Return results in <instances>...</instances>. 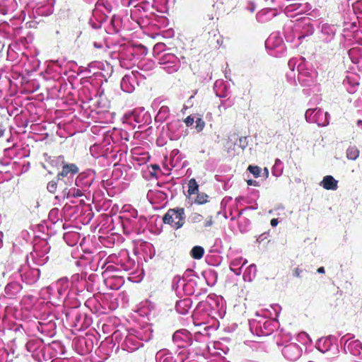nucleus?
Here are the masks:
<instances>
[{
	"label": "nucleus",
	"mask_w": 362,
	"mask_h": 362,
	"mask_svg": "<svg viewBox=\"0 0 362 362\" xmlns=\"http://www.w3.org/2000/svg\"><path fill=\"white\" fill-rule=\"evenodd\" d=\"M164 223L170 225L173 228H181L185 223L184 209H171L163 217Z\"/></svg>",
	"instance_id": "obj_1"
},
{
	"label": "nucleus",
	"mask_w": 362,
	"mask_h": 362,
	"mask_svg": "<svg viewBox=\"0 0 362 362\" xmlns=\"http://www.w3.org/2000/svg\"><path fill=\"white\" fill-rule=\"evenodd\" d=\"M18 272L22 280L28 284L36 282L40 277V270L38 269L29 268L28 266L20 268Z\"/></svg>",
	"instance_id": "obj_2"
},
{
	"label": "nucleus",
	"mask_w": 362,
	"mask_h": 362,
	"mask_svg": "<svg viewBox=\"0 0 362 362\" xmlns=\"http://www.w3.org/2000/svg\"><path fill=\"white\" fill-rule=\"evenodd\" d=\"M56 289L59 298L67 297L71 290L69 279L66 277L59 279L54 284L47 287L49 291Z\"/></svg>",
	"instance_id": "obj_3"
},
{
	"label": "nucleus",
	"mask_w": 362,
	"mask_h": 362,
	"mask_svg": "<svg viewBox=\"0 0 362 362\" xmlns=\"http://www.w3.org/2000/svg\"><path fill=\"white\" fill-rule=\"evenodd\" d=\"M127 119L129 121H134L136 124L141 125L148 122L150 120L149 115L144 108H137L134 110L131 113L127 114Z\"/></svg>",
	"instance_id": "obj_4"
},
{
	"label": "nucleus",
	"mask_w": 362,
	"mask_h": 362,
	"mask_svg": "<svg viewBox=\"0 0 362 362\" xmlns=\"http://www.w3.org/2000/svg\"><path fill=\"white\" fill-rule=\"evenodd\" d=\"M78 168L74 163H64L62 165L61 172L58 174V180H62L64 177L72 179L73 177L78 173Z\"/></svg>",
	"instance_id": "obj_5"
},
{
	"label": "nucleus",
	"mask_w": 362,
	"mask_h": 362,
	"mask_svg": "<svg viewBox=\"0 0 362 362\" xmlns=\"http://www.w3.org/2000/svg\"><path fill=\"white\" fill-rule=\"evenodd\" d=\"M135 76L134 74L125 75L120 83L121 88L126 93H132L135 88Z\"/></svg>",
	"instance_id": "obj_6"
},
{
	"label": "nucleus",
	"mask_w": 362,
	"mask_h": 362,
	"mask_svg": "<svg viewBox=\"0 0 362 362\" xmlns=\"http://www.w3.org/2000/svg\"><path fill=\"white\" fill-rule=\"evenodd\" d=\"M93 179L89 177L86 173L79 174L75 180L76 186L82 189L83 191H86V189L91 185Z\"/></svg>",
	"instance_id": "obj_7"
},
{
	"label": "nucleus",
	"mask_w": 362,
	"mask_h": 362,
	"mask_svg": "<svg viewBox=\"0 0 362 362\" xmlns=\"http://www.w3.org/2000/svg\"><path fill=\"white\" fill-rule=\"evenodd\" d=\"M48 250H49V247L47 246L46 243H45V248L44 249L43 252H39L37 250V247H35L34 252L31 253V255L33 256L36 264L43 265L47 262L48 256H47L46 254H47Z\"/></svg>",
	"instance_id": "obj_8"
},
{
	"label": "nucleus",
	"mask_w": 362,
	"mask_h": 362,
	"mask_svg": "<svg viewBox=\"0 0 362 362\" xmlns=\"http://www.w3.org/2000/svg\"><path fill=\"white\" fill-rule=\"evenodd\" d=\"M123 349L129 352L134 351L141 346V342L137 341L134 336H127L122 344Z\"/></svg>",
	"instance_id": "obj_9"
},
{
	"label": "nucleus",
	"mask_w": 362,
	"mask_h": 362,
	"mask_svg": "<svg viewBox=\"0 0 362 362\" xmlns=\"http://www.w3.org/2000/svg\"><path fill=\"white\" fill-rule=\"evenodd\" d=\"M337 180H336L332 175H326L324 177L321 185L325 189L336 190L338 187Z\"/></svg>",
	"instance_id": "obj_10"
},
{
	"label": "nucleus",
	"mask_w": 362,
	"mask_h": 362,
	"mask_svg": "<svg viewBox=\"0 0 362 362\" xmlns=\"http://www.w3.org/2000/svg\"><path fill=\"white\" fill-rule=\"evenodd\" d=\"M158 165L157 164L148 166L147 168L143 171V176L146 180H157V172Z\"/></svg>",
	"instance_id": "obj_11"
},
{
	"label": "nucleus",
	"mask_w": 362,
	"mask_h": 362,
	"mask_svg": "<svg viewBox=\"0 0 362 362\" xmlns=\"http://www.w3.org/2000/svg\"><path fill=\"white\" fill-rule=\"evenodd\" d=\"M84 281V278L81 274H75L71 278V289L73 291H79L82 286L81 284Z\"/></svg>",
	"instance_id": "obj_12"
},
{
	"label": "nucleus",
	"mask_w": 362,
	"mask_h": 362,
	"mask_svg": "<svg viewBox=\"0 0 362 362\" xmlns=\"http://www.w3.org/2000/svg\"><path fill=\"white\" fill-rule=\"evenodd\" d=\"M347 349L351 354L358 356L361 354L362 345L358 341H353L349 343Z\"/></svg>",
	"instance_id": "obj_13"
},
{
	"label": "nucleus",
	"mask_w": 362,
	"mask_h": 362,
	"mask_svg": "<svg viewBox=\"0 0 362 362\" xmlns=\"http://www.w3.org/2000/svg\"><path fill=\"white\" fill-rule=\"evenodd\" d=\"M191 301L188 298L177 301L175 305L176 310L181 314H185L190 308Z\"/></svg>",
	"instance_id": "obj_14"
},
{
	"label": "nucleus",
	"mask_w": 362,
	"mask_h": 362,
	"mask_svg": "<svg viewBox=\"0 0 362 362\" xmlns=\"http://www.w3.org/2000/svg\"><path fill=\"white\" fill-rule=\"evenodd\" d=\"M83 191L82 189L79 187H73L69 189V190H66L65 189L63 192V197L65 198H69L70 197H80L83 195Z\"/></svg>",
	"instance_id": "obj_15"
},
{
	"label": "nucleus",
	"mask_w": 362,
	"mask_h": 362,
	"mask_svg": "<svg viewBox=\"0 0 362 362\" xmlns=\"http://www.w3.org/2000/svg\"><path fill=\"white\" fill-rule=\"evenodd\" d=\"M21 290V286L17 282H11L6 285L5 293L8 296H12L18 293Z\"/></svg>",
	"instance_id": "obj_16"
},
{
	"label": "nucleus",
	"mask_w": 362,
	"mask_h": 362,
	"mask_svg": "<svg viewBox=\"0 0 362 362\" xmlns=\"http://www.w3.org/2000/svg\"><path fill=\"white\" fill-rule=\"evenodd\" d=\"M360 151L355 146H349L346 150V157L349 160H356L359 156Z\"/></svg>",
	"instance_id": "obj_17"
},
{
	"label": "nucleus",
	"mask_w": 362,
	"mask_h": 362,
	"mask_svg": "<svg viewBox=\"0 0 362 362\" xmlns=\"http://www.w3.org/2000/svg\"><path fill=\"white\" fill-rule=\"evenodd\" d=\"M204 254V250L201 246H194L191 250V256L196 259H201Z\"/></svg>",
	"instance_id": "obj_18"
},
{
	"label": "nucleus",
	"mask_w": 362,
	"mask_h": 362,
	"mask_svg": "<svg viewBox=\"0 0 362 362\" xmlns=\"http://www.w3.org/2000/svg\"><path fill=\"white\" fill-rule=\"evenodd\" d=\"M199 185L195 180L192 178L189 181L187 193L189 195L194 194L198 193Z\"/></svg>",
	"instance_id": "obj_19"
},
{
	"label": "nucleus",
	"mask_w": 362,
	"mask_h": 362,
	"mask_svg": "<svg viewBox=\"0 0 362 362\" xmlns=\"http://www.w3.org/2000/svg\"><path fill=\"white\" fill-rule=\"evenodd\" d=\"M147 199H148L149 202L152 204H156L158 202V195L156 190H148L147 193Z\"/></svg>",
	"instance_id": "obj_20"
},
{
	"label": "nucleus",
	"mask_w": 362,
	"mask_h": 362,
	"mask_svg": "<svg viewBox=\"0 0 362 362\" xmlns=\"http://www.w3.org/2000/svg\"><path fill=\"white\" fill-rule=\"evenodd\" d=\"M208 195L205 193H197L195 203L197 204H204L208 202Z\"/></svg>",
	"instance_id": "obj_21"
},
{
	"label": "nucleus",
	"mask_w": 362,
	"mask_h": 362,
	"mask_svg": "<svg viewBox=\"0 0 362 362\" xmlns=\"http://www.w3.org/2000/svg\"><path fill=\"white\" fill-rule=\"evenodd\" d=\"M247 170L252 173L255 177H259L261 173V169L257 165H249Z\"/></svg>",
	"instance_id": "obj_22"
},
{
	"label": "nucleus",
	"mask_w": 362,
	"mask_h": 362,
	"mask_svg": "<svg viewBox=\"0 0 362 362\" xmlns=\"http://www.w3.org/2000/svg\"><path fill=\"white\" fill-rule=\"evenodd\" d=\"M196 123V129L198 132H202L205 127V122L200 117H198L194 121Z\"/></svg>",
	"instance_id": "obj_23"
},
{
	"label": "nucleus",
	"mask_w": 362,
	"mask_h": 362,
	"mask_svg": "<svg viewBox=\"0 0 362 362\" xmlns=\"http://www.w3.org/2000/svg\"><path fill=\"white\" fill-rule=\"evenodd\" d=\"M239 146L244 150L248 146V141L247 136H241L239 138Z\"/></svg>",
	"instance_id": "obj_24"
},
{
	"label": "nucleus",
	"mask_w": 362,
	"mask_h": 362,
	"mask_svg": "<svg viewBox=\"0 0 362 362\" xmlns=\"http://www.w3.org/2000/svg\"><path fill=\"white\" fill-rule=\"evenodd\" d=\"M168 113H169V109L167 106L163 105L161 107H160V115L163 114V115L162 116V117L163 119L167 118V117L168 116Z\"/></svg>",
	"instance_id": "obj_25"
},
{
	"label": "nucleus",
	"mask_w": 362,
	"mask_h": 362,
	"mask_svg": "<svg viewBox=\"0 0 362 362\" xmlns=\"http://www.w3.org/2000/svg\"><path fill=\"white\" fill-rule=\"evenodd\" d=\"M47 189L49 192L54 193L57 189V182L54 181H51L47 185Z\"/></svg>",
	"instance_id": "obj_26"
},
{
	"label": "nucleus",
	"mask_w": 362,
	"mask_h": 362,
	"mask_svg": "<svg viewBox=\"0 0 362 362\" xmlns=\"http://www.w3.org/2000/svg\"><path fill=\"white\" fill-rule=\"evenodd\" d=\"M194 118L193 117H192L191 115L187 117L184 122L185 123V124L187 126V127H189V126H192L193 124V123L194 122Z\"/></svg>",
	"instance_id": "obj_27"
},
{
	"label": "nucleus",
	"mask_w": 362,
	"mask_h": 362,
	"mask_svg": "<svg viewBox=\"0 0 362 362\" xmlns=\"http://www.w3.org/2000/svg\"><path fill=\"white\" fill-rule=\"evenodd\" d=\"M192 219L194 222H200L203 220V216L197 213H194L192 215Z\"/></svg>",
	"instance_id": "obj_28"
},
{
	"label": "nucleus",
	"mask_w": 362,
	"mask_h": 362,
	"mask_svg": "<svg viewBox=\"0 0 362 362\" xmlns=\"http://www.w3.org/2000/svg\"><path fill=\"white\" fill-rule=\"evenodd\" d=\"M303 270L297 267L293 270V276L296 277H301V274L303 273Z\"/></svg>",
	"instance_id": "obj_29"
},
{
	"label": "nucleus",
	"mask_w": 362,
	"mask_h": 362,
	"mask_svg": "<svg viewBox=\"0 0 362 362\" xmlns=\"http://www.w3.org/2000/svg\"><path fill=\"white\" fill-rule=\"evenodd\" d=\"M214 223V221H213V217L212 216H209L207 220L206 221V222L204 223V226L205 227H210L212 226Z\"/></svg>",
	"instance_id": "obj_30"
},
{
	"label": "nucleus",
	"mask_w": 362,
	"mask_h": 362,
	"mask_svg": "<svg viewBox=\"0 0 362 362\" xmlns=\"http://www.w3.org/2000/svg\"><path fill=\"white\" fill-rule=\"evenodd\" d=\"M167 198H168V194L165 192L160 190V202L161 201L166 200Z\"/></svg>",
	"instance_id": "obj_31"
},
{
	"label": "nucleus",
	"mask_w": 362,
	"mask_h": 362,
	"mask_svg": "<svg viewBox=\"0 0 362 362\" xmlns=\"http://www.w3.org/2000/svg\"><path fill=\"white\" fill-rule=\"evenodd\" d=\"M144 66H146L147 69H151L155 66V64L152 62H149L148 63H146L144 65Z\"/></svg>",
	"instance_id": "obj_32"
},
{
	"label": "nucleus",
	"mask_w": 362,
	"mask_h": 362,
	"mask_svg": "<svg viewBox=\"0 0 362 362\" xmlns=\"http://www.w3.org/2000/svg\"><path fill=\"white\" fill-rule=\"evenodd\" d=\"M278 223H279V221L277 218H272L271 220V226L272 227H276L278 225Z\"/></svg>",
	"instance_id": "obj_33"
},
{
	"label": "nucleus",
	"mask_w": 362,
	"mask_h": 362,
	"mask_svg": "<svg viewBox=\"0 0 362 362\" xmlns=\"http://www.w3.org/2000/svg\"><path fill=\"white\" fill-rule=\"evenodd\" d=\"M293 348H296L295 346H286L284 348V354L286 355L288 354V351H290L291 349V348H293Z\"/></svg>",
	"instance_id": "obj_34"
},
{
	"label": "nucleus",
	"mask_w": 362,
	"mask_h": 362,
	"mask_svg": "<svg viewBox=\"0 0 362 362\" xmlns=\"http://www.w3.org/2000/svg\"><path fill=\"white\" fill-rule=\"evenodd\" d=\"M247 183L248 185H255V186H257V182L255 180H248L247 181Z\"/></svg>",
	"instance_id": "obj_35"
},
{
	"label": "nucleus",
	"mask_w": 362,
	"mask_h": 362,
	"mask_svg": "<svg viewBox=\"0 0 362 362\" xmlns=\"http://www.w3.org/2000/svg\"><path fill=\"white\" fill-rule=\"evenodd\" d=\"M317 272L320 274H325V268L323 267H319L317 269Z\"/></svg>",
	"instance_id": "obj_36"
},
{
	"label": "nucleus",
	"mask_w": 362,
	"mask_h": 362,
	"mask_svg": "<svg viewBox=\"0 0 362 362\" xmlns=\"http://www.w3.org/2000/svg\"><path fill=\"white\" fill-rule=\"evenodd\" d=\"M163 166H164V168H165V171L162 173L165 174V175H168L169 174V173H168V171H169L168 168H167L165 164L163 165Z\"/></svg>",
	"instance_id": "obj_37"
},
{
	"label": "nucleus",
	"mask_w": 362,
	"mask_h": 362,
	"mask_svg": "<svg viewBox=\"0 0 362 362\" xmlns=\"http://www.w3.org/2000/svg\"><path fill=\"white\" fill-rule=\"evenodd\" d=\"M163 166H164V168H165V171L162 173L165 174V175H168L169 174V173H168V171H169L168 168H167L165 164L163 165Z\"/></svg>",
	"instance_id": "obj_38"
},
{
	"label": "nucleus",
	"mask_w": 362,
	"mask_h": 362,
	"mask_svg": "<svg viewBox=\"0 0 362 362\" xmlns=\"http://www.w3.org/2000/svg\"><path fill=\"white\" fill-rule=\"evenodd\" d=\"M159 46H160V52L163 51V49L162 47H165V45L163 43L160 42Z\"/></svg>",
	"instance_id": "obj_39"
},
{
	"label": "nucleus",
	"mask_w": 362,
	"mask_h": 362,
	"mask_svg": "<svg viewBox=\"0 0 362 362\" xmlns=\"http://www.w3.org/2000/svg\"><path fill=\"white\" fill-rule=\"evenodd\" d=\"M4 135V130L0 128V138Z\"/></svg>",
	"instance_id": "obj_40"
},
{
	"label": "nucleus",
	"mask_w": 362,
	"mask_h": 362,
	"mask_svg": "<svg viewBox=\"0 0 362 362\" xmlns=\"http://www.w3.org/2000/svg\"><path fill=\"white\" fill-rule=\"evenodd\" d=\"M94 46L98 48H100L102 46L97 45L95 42L94 43Z\"/></svg>",
	"instance_id": "obj_41"
},
{
	"label": "nucleus",
	"mask_w": 362,
	"mask_h": 362,
	"mask_svg": "<svg viewBox=\"0 0 362 362\" xmlns=\"http://www.w3.org/2000/svg\"><path fill=\"white\" fill-rule=\"evenodd\" d=\"M247 263V260H245V262H243V265Z\"/></svg>",
	"instance_id": "obj_42"
},
{
	"label": "nucleus",
	"mask_w": 362,
	"mask_h": 362,
	"mask_svg": "<svg viewBox=\"0 0 362 362\" xmlns=\"http://www.w3.org/2000/svg\"><path fill=\"white\" fill-rule=\"evenodd\" d=\"M158 115V114L156 115V117H155V119H156H156H157Z\"/></svg>",
	"instance_id": "obj_43"
}]
</instances>
